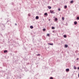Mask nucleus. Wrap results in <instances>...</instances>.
Here are the masks:
<instances>
[{
  "label": "nucleus",
  "instance_id": "13",
  "mask_svg": "<svg viewBox=\"0 0 79 79\" xmlns=\"http://www.w3.org/2000/svg\"><path fill=\"white\" fill-rule=\"evenodd\" d=\"M77 22H75L74 23V24L76 25V24H77Z\"/></svg>",
  "mask_w": 79,
  "mask_h": 79
},
{
  "label": "nucleus",
  "instance_id": "21",
  "mask_svg": "<svg viewBox=\"0 0 79 79\" xmlns=\"http://www.w3.org/2000/svg\"><path fill=\"white\" fill-rule=\"evenodd\" d=\"M50 79H53V78L52 77H51L50 78Z\"/></svg>",
  "mask_w": 79,
  "mask_h": 79
},
{
  "label": "nucleus",
  "instance_id": "20",
  "mask_svg": "<svg viewBox=\"0 0 79 79\" xmlns=\"http://www.w3.org/2000/svg\"><path fill=\"white\" fill-rule=\"evenodd\" d=\"M52 29H54V27H52Z\"/></svg>",
  "mask_w": 79,
  "mask_h": 79
},
{
  "label": "nucleus",
  "instance_id": "9",
  "mask_svg": "<svg viewBox=\"0 0 79 79\" xmlns=\"http://www.w3.org/2000/svg\"><path fill=\"white\" fill-rule=\"evenodd\" d=\"M48 8L49 9H51V7L50 6H48Z\"/></svg>",
  "mask_w": 79,
  "mask_h": 79
},
{
  "label": "nucleus",
  "instance_id": "27",
  "mask_svg": "<svg viewBox=\"0 0 79 79\" xmlns=\"http://www.w3.org/2000/svg\"><path fill=\"white\" fill-rule=\"evenodd\" d=\"M48 20L49 21H50V19H49Z\"/></svg>",
  "mask_w": 79,
  "mask_h": 79
},
{
  "label": "nucleus",
  "instance_id": "16",
  "mask_svg": "<svg viewBox=\"0 0 79 79\" xmlns=\"http://www.w3.org/2000/svg\"><path fill=\"white\" fill-rule=\"evenodd\" d=\"M37 56H40V54H38L37 55Z\"/></svg>",
  "mask_w": 79,
  "mask_h": 79
},
{
  "label": "nucleus",
  "instance_id": "4",
  "mask_svg": "<svg viewBox=\"0 0 79 79\" xmlns=\"http://www.w3.org/2000/svg\"><path fill=\"white\" fill-rule=\"evenodd\" d=\"M66 71L68 72V71H69V69H66Z\"/></svg>",
  "mask_w": 79,
  "mask_h": 79
},
{
  "label": "nucleus",
  "instance_id": "10",
  "mask_svg": "<svg viewBox=\"0 0 79 79\" xmlns=\"http://www.w3.org/2000/svg\"><path fill=\"white\" fill-rule=\"evenodd\" d=\"M74 69H76V67L75 66H74Z\"/></svg>",
  "mask_w": 79,
  "mask_h": 79
},
{
  "label": "nucleus",
  "instance_id": "3",
  "mask_svg": "<svg viewBox=\"0 0 79 79\" xmlns=\"http://www.w3.org/2000/svg\"><path fill=\"white\" fill-rule=\"evenodd\" d=\"M55 21H58V19L57 18H55Z\"/></svg>",
  "mask_w": 79,
  "mask_h": 79
},
{
  "label": "nucleus",
  "instance_id": "18",
  "mask_svg": "<svg viewBox=\"0 0 79 79\" xmlns=\"http://www.w3.org/2000/svg\"><path fill=\"white\" fill-rule=\"evenodd\" d=\"M77 19H78V20L79 19V17H77Z\"/></svg>",
  "mask_w": 79,
  "mask_h": 79
},
{
  "label": "nucleus",
  "instance_id": "28",
  "mask_svg": "<svg viewBox=\"0 0 79 79\" xmlns=\"http://www.w3.org/2000/svg\"><path fill=\"white\" fill-rule=\"evenodd\" d=\"M78 69H79V67L78 68Z\"/></svg>",
  "mask_w": 79,
  "mask_h": 79
},
{
  "label": "nucleus",
  "instance_id": "24",
  "mask_svg": "<svg viewBox=\"0 0 79 79\" xmlns=\"http://www.w3.org/2000/svg\"><path fill=\"white\" fill-rule=\"evenodd\" d=\"M15 26H17V24L15 23Z\"/></svg>",
  "mask_w": 79,
  "mask_h": 79
},
{
  "label": "nucleus",
  "instance_id": "19",
  "mask_svg": "<svg viewBox=\"0 0 79 79\" xmlns=\"http://www.w3.org/2000/svg\"><path fill=\"white\" fill-rule=\"evenodd\" d=\"M43 31H45V28L43 29Z\"/></svg>",
  "mask_w": 79,
  "mask_h": 79
},
{
  "label": "nucleus",
  "instance_id": "2",
  "mask_svg": "<svg viewBox=\"0 0 79 79\" xmlns=\"http://www.w3.org/2000/svg\"><path fill=\"white\" fill-rule=\"evenodd\" d=\"M48 45H53V43H48Z\"/></svg>",
  "mask_w": 79,
  "mask_h": 79
},
{
  "label": "nucleus",
  "instance_id": "6",
  "mask_svg": "<svg viewBox=\"0 0 79 79\" xmlns=\"http://www.w3.org/2000/svg\"><path fill=\"white\" fill-rule=\"evenodd\" d=\"M44 15H45V16H48V14H47V13H44Z\"/></svg>",
  "mask_w": 79,
  "mask_h": 79
},
{
  "label": "nucleus",
  "instance_id": "11",
  "mask_svg": "<svg viewBox=\"0 0 79 79\" xmlns=\"http://www.w3.org/2000/svg\"><path fill=\"white\" fill-rule=\"evenodd\" d=\"M74 2V1H72L70 2L71 3H73Z\"/></svg>",
  "mask_w": 79,
  "mask_h": 79
},
{
  "label": "nucleus",
  "instance_id": "8",
  "mask_svg": "<svg viewBox=\"0 0 79 79\" xmlns=\"http://www.w3.org/2000/svg\"><path fill=\"white\" fill-rule=\"evenodd\" d=\"M36 19H39V17L38 16H36Z\"/></svg>",
  "mask_w": 79,
  "mask_h": 79
},
{
  "label": "nucleus",
  "instance_id": "12",
  "mask_svg": "<svg viewBox=\"0 0 79 79\" xmlns=\"http://www.w3.org/2000/svg\"><path fill=\"white\" fill-rule=\"evenodd\" d=\"M30 28H31V29H33V26H30Z\"/></svg>",
  "mask_w": 79,
  "mask_h": 79
},
{
  "label": "nucleus",
  "instance_id": "1",
  "mask_svg": "<svg viewBox=\"0 0 79 79\" xmlns=\"http://www.w3.org/2000/svg\"><path fill=\"white\" fill-rule=\"evenodd\" d=\"M50 12L51 13H53V14L55 13H54V11L53 10H50Z\"/></svg>",
  "mask_w": 79,
  "mask_h": 79
},
{
  "label": "nucleus",
  "instance_id": "7",
  "mask_svg": "<svg viewBox=\"0 0 79 79\" xmlns=\"http://www.w3.org/2000/svg\"><path fill=\"white\" fill-rule=\"evenodd\" d=\"M65 47H66V48H68V45H65Z\"/></svg>",
  "mask_w": 79,
  "mask_h": 79
},
{
  "label": "nucleus",
  "instance_id": "5",
  "mask_svg": "<svg viewBox=\"0 0 79 79\" xmlns=\"http://www.w3.org/2000/svg\"><path fill=\"white\" fill-rule=\"evenodd\" d=\"M8 52V51L6 50H5L4 51V53H6V52Z\"/></svg>",
  "mask_w": 79,
  "mask_h": 79
},
{
  "label": "nucleus",
  "instance_id": "17",
  "mask_svg": "<svg viewBox=\"0 0 79 79\" xmlns=\"http://www.w3.org/2000/svg\"><path fill=\"white\" fill-rule=\"evenodd\" d=\"M62 20H64V17H62Z\"/></svg>",
  "mask_w": 79,
  "mask_h": 79
},
{
  "label": "nucleus",
  "instance_id": "22",
  "mask_svg": "<svg viewBox=\"0 0 79 79\" xmlns=\"http://www.w3.org/2000/svg\"><path fill=\"white\" fill-rule=\"evenodd\" d=\"M58 10L59 11H60V10H61V9L60 8H59L58 9Z\"/></svg>",
  "mask_w": 79,
  "mask_h": 79
},
{
  "label": "nucleus",
  "instance_id": "15",
  "mask_svg": "<svg viewBox=\"0 0 79 79\" xmlns=\"http://www.w3.org/2000/svg\"><path fill=\"white\" fill-rule=\"evenodd\" d=\"M64 7V8H65V9L67 8V6H65Z\"/></svg>",
  "mask_w": 79,
  "mask_h": 79
},
{
  "label": "nucleus",
  "instance_id": "14",
  "mask_svg": "<svg viewBox=\"0 0 79 79\" xmlns=\"http://www.w3.org/2000/svg\"><path fill=\"white\" fill-rule=\"evenodd\" d=\"M64 37L65 38H66V37H67L66 35H64Z\"/></svg>",
  "mask_w": 79,
  "mask_h": 79
},
{
  "label": "nucleus",
  "instance_id": "25",
  "mask_svg": "<svg viewBox=\"0 0 79 79\" xmlns=\"http://www.w3.org/2000/svg\"><path fill=\"white\" fill-rule=\"evenodd\" d=\"M77 60H79V59L78 58H77Z\"/></svg>",
  "mask_w": 79,
  "mask_h": 79
},
{
  "label": "nucleus",
  "instance_id": "26",
  "mask_svg": "<svg viewBox=\"0 0 79 79\" xmlns=\"http://www.w3.org/2000/svg\"><path fill=\"white\" fill-rule=\"evenodd\" d=\"M28 16H31V15H30V14H28Z\"/></svg>",
  "mask_w": 79,
  "mask_h": 79
},
{
  "label": "nucleus",
  "instance_id": "23",
  "mask_svg": "<svg viewBox=\"0 0 79 79\" xmlns=\"http://www.w3.org/2000/svg\"><path fill=\"white\" fill-rule=\"evenodd\" d=\"M47 36H49V34H47Z\"/></svg>",
  "mask_w": 79,
  "mask_h": 79
}]
</instances>
